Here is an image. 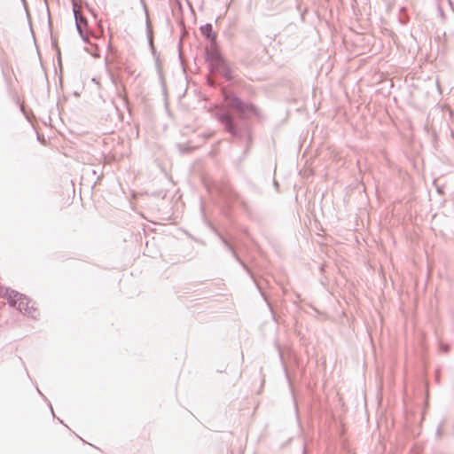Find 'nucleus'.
Listing matches in <instances>:
<instances>
[{
    "label": "nucleus",
    "mask_w": 454,
    "mask_h": 454,
    "mask_svg": "<svg viewBox=\"0 0 454 454\" xmlns=\"http://www.w3.org/2000/svg\"><path fill=\"white\" fill-rule=\"evenodd\" d=\"M4 296L12 307L18 309L23 314L32 318H37L40 316L38 309L26 295L15 290L7 289Z\"/></svg>",
    "instance_id": "nucleus-1"
},
{
    "label": "nucleus",
    "mask_w": 454,
    "mask_h": 454,
    "mask_svg": "<svg viewBox=\"0 0 454 454\" xmlns=\"http://www.w3.org/2000/svg\"><path fill=\"white\" fill-rule=\"evenodd\" d=\"M229 105H231L234 108L241 112H251L254 111V107L252 106L246 105L242 103L239 98H232L229 99Z\"/></svg>",
    "instance_id": "nucleus-2"
},
{
    "label": "nucleus",
    "mask_w": 454,
    "mask_h": 454,
    "mask_svg": "<svg viewBox=\"0 0 454 454\" xmlns=\"http://www.w3.org/2000/svg\"><path fill=\"white\" fill-rule=\"evenodd\" d=\"M74 17L76 20L77 28L80 33H82V31L87 27V20L85 18H83L81 12L77 9H74Z\"/></svg>",
    "instance_id": "nucleus-3"
}]
</instances>
